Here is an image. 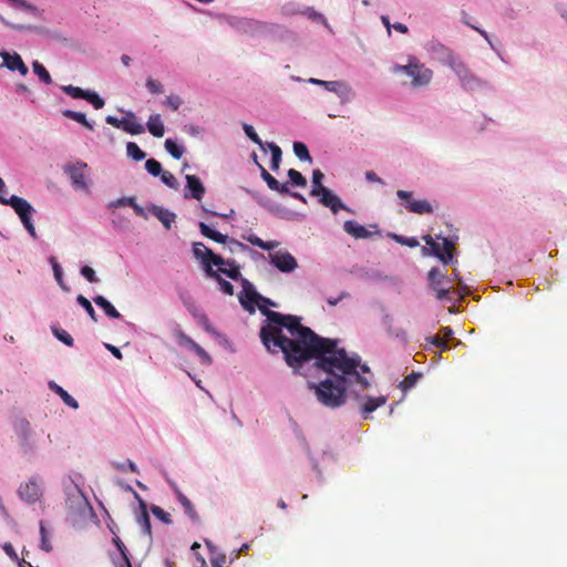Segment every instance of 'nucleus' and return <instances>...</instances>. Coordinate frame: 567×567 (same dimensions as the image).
<instances>
[{"label":"nucleus","mask_w":567,"mask_h":567,"mask_svg":"<svg viewBox=\"0 0 567 567\" xmlns=\"http://www.w3.org/2000/svg\"><path fill=\"white\" fill-rule=\"evenodd\" d=\"M324 175L320 169H315L312 172V189L310 192L311 196H319L321 193V188H327L322 185V179Z\"/></svg>","instance_id":"34"},{"label":"nucleus","mask_w":567,"mask_h":567,"mask_svg":"<svg viewBox=\"0 0 567 567\" xmlns=\"http://www.w3.org/2000/svg\"><path fill=\"white\" fill-rule=\"evenodd\" d=\"M193 254L196 259L200 260L204 271L206 267L221 266L223 257L216 255L212 249L206 247L203 243L193 244Z\"/></svg>","instance_id":"5"},{"label":"nucleus","mask_w":567,"mask_h":567,"mask_svg":"<svg viewBox=\"0 0 567 567\" xmlns=\"http://www.w3.org/2000/svg\"><path fill=\"white\" fill-rule=\"evenodd\" d=\"M288 177L292 185L305 187L307 185V179L302 176V174L293 168L288 171Z\"/></svg>","instance_id":"45"},{"label":"nucleus","mask_w":567,"mask_h":567,"mask_svg":"<svg viewBox=\"0 0 567 567\" xmlns=\"http://www.w3.org/2000/svg\"><path fill=\"white\" fill-rule=\"evenodd\" d=\"M343 229L350 236L357 239H365L371 236V233L355 220H347L343 224Z\"/></svg>","instance_id":"21"},{"label":"nucleus","mask_w":567,"mask_h":567,"mask_svg":"<svg viewBox=\"0 0 567 567\" xmlns=\"http://www.w3.org/2000/svg\"><path fill=\"white\" fill-rule=\"evenodd\" d=\"M62 91L73 99H83L85 95V92H86V91L82 90L81 87L73 86V85H64V86H62Z\"/></svg>","instance_id":"55"},{"label":"nucleus","mask_w":567,"mask_h":567,"mask_svg":"<svg viewBox=\"0 0 567 567\" xmlns=\"http://www.w3.org/2000/svg\"><path fill=\"white\" fill-rule=\"evenodd\" d=\"M165 148L176 159H179L183 156V148L171 138L165 141Z\"/></svg>","instance_id":"44"},{"label":"nucleus","mask_w":567,"mask_h":567,"mask_svg":"<svg viewBox=\"0 0 567 567\" xmlns=\"http://www.w3.org/2000/svg\"><path fill=\"white\" fill-rule=\"evenodd\" d=\"M254 159L260 169V176L266 182L267 186L275 192L280 194L289 193L287 184H280L261 164L257 162V156L254 154Z\"/></svg>","instance_id":"16"},{"label":"nucleus","mask_w":567,"mask_h":567,"mask_svg":"<svg viewBox=\"0 0 567 567\" xmlns=\"http://www.w3.org/2000/svg\"><path fill=\"white\" fill-rule=\"evenodd\" d=\"M81 275L91 284L97 282L99 278L95 275V271L90 266H83L81 268Z\"/></svg>","instance_id":"59"},{"label":"nucleus","mask_w":567,"mask_h":567,"mask_svg":"<svg viewBox=\"0 0 567 567\" xmlns=\"http://www.w3.org/2000/svg\"><path fill=\"white\" fill-rule=\"evenodd\" d=\"M425 244L431 248V252L437 257L443 264H447L453 258L454 244L445 237L437 236L436 241L431 235L423 237Z\"/></svg>","instance_id":"2"},{"label":"nucleus","mask_w":567,"mask_h":567,"mask_svg":"<svg viewBox=\"0 0 567 567\" xmlns=\"http://www.w3.org/2000/svg\"><path fill=\"white\" fill-rule=\"evenodd\" d=\"M241 291L238 296L239 302L243 308L250 313L255 312V306L258 303L261 296L256 291L254 285L246 278H241Z\"/></svg>","instance_id":"4"},{"label":"nucleus","mask_w":567,"mask_h":567,"mask_svg":"<svg viewBox=\"0 0 567 567\" xmlns=\"http://www.w3.org/2000/svg\"><path fill=\"white\" fill-rule=\"evenodd\" d=\"M206 276L208 278L215 279L218 282V285H219L220 290L225 295H228V296H233L234 295V286L229 281L224 279L219 275V271H216L213 267H206Z\"/></svg>","instance_id":"26"},{"label":"nucleus","mask_w":567,"mask_h":567,"mask_svg":"<svg viewBox=\"0 0 567 567\" xmlns=\"http://www.w3.org/2000/svg\"><path fill=\"white\" fill-rule=\"evenodd\" d=\"M21 499L29 504L38 502L42 495V489L35 478H31L29 482L21 484L18 489Z\"/></svg>","instance_id":"10"},{"label":"nucleus","mask_w":567,"mask_h":567,"mask_svg":"<svg viewBox=\"0 0 567 567\" xmlns=\"http://www.w3.org/2000/svg\"><path fill=\"white\" fill-rule=\"evenodd\" d=\"M147 130L155 137H163L165 133L164 125L159 114L151 115L147 121Z\"/></svg>","instance_id":"29"},{"label":"nucleus","mask_w":567,"mask_h":567,"mask_svg":"<svg viewBox=\"0 0 567 567\" xmlns=\"http://www.w3.org/2000/svg\"><path fill=\"white\" fill-rule=\"evenodd\" d=\"M165 105L169 107L172 111H177L182 105V99L177 95H169L165 100Z\"/></svg>","instance_id":"62"},{"label":"nucleus","mask_w":567,"mask_h":567,"mask_svg":"<svg viewBox=\"0 0 567 567\" xmlns=\"http://www.w3.org/2000/svg\"><path fill=\"white\" fill-rule=\"evenodd\" d=\"M181 344L187 347L192 351H194L203 361L205 364L212 363V357L198 344L196 343L190 337L182 333L181 337Z\"/></svg>","instance_id":"20"},{"label":"nucleus","mask_w":567,"mask_h":567,"mask_svg":"<svg viewBox=\"0 0 567 567\" xmlns=\"http://www.w3.org/2000/svg\"><path fill=\"white\" fill-rule=\"evenodd\" d=\"M269 260L281 272H292L298 267L296 258L287 250L269 252Z\"/></svg>","instance_id":"7"},{"label":"nucleus","mask_w":567,"mask_h":567,"mask_svg":"<svg viewBox=\"0 0 567 567\" xmlns=\"http://www.w3.org/2000/svg\"><path fill=\"white\" fill-rule=\"evenodd\" d=\"M408 80H404L402 83L404 85H410L413 89H419L424 85H427L431 81V73H405Z\"/></svg>","instance_id":"25"},{"label":"nucleus","mask_w":567,"mask_h":567,"mask_svg":"<svg viewBox=\"0 0 567 567\" xmlns=\"http://www.w3.org/2000/svg\"><path fill=\"white\" fill-rule=\"evenodd\" d=\"M93 301L96 306L102 308L105 315L110 318L117 319L121 317V313L115 309V307L103 296H96L93 298Z\"/></svg>","instance_id":"31"},{"label":"nucleus","mask_w":567,"mask_h":567,"mask_svg":"<svg viewBox=\"0 0 567 567\" xmlns=\"http://www.w3.org/2000/svg\"><path fill=\"white\" fill-rule=\"evenodd\" d=\"M177 499L184 508L185 514L193 520L199 522V516L193 505V503L179 491H176Z\"/></svg>","instance_id":"28"},{"label":"nucleus","mask_w":567,"mask_h":567,"mask_svg":"<svg viewBox=\"0 0 567 567\" xmlns=\"http://www.w3.org/2000/svg\"><path fill=\"white\" fill-rule=\"evenodd\" d=\"M151 212L164 225L166 229H171L172 224L176 217L174 213L156 205L152 206Z\"/></svg>","instance_id":"24"},{"label":"nucleus","mask_w":567,"mask_h":567,"mask_svg":"<svg viewBox=\"0 0 567 567\" xmlns=\"http://www.w3.org/2000/svg\"><path fill=\"white\" fill-rule=\"evenodd\" d=\"M52 332L55 336V338L59 339L64 344H66L69 347L73 346V338L71 337V334L68 331L54 327V328H52Z\"/></svg>","instance_id":"47"},{"label":"nucleus","mask_w":567,"mask_h":567,"mask_svg":"<svg viewBox=\"0 0 567 567\" xmlns=\"http://www.w3.org/2000/svg\"><path fill=\"white\" fill-rule=\"evenodd\" d=\"M243 128H244V132L246 133V135L254 142L256 143L257 145H259V147L261 150H266V143H264L260 137L258 136V134L256 133L255 128L249 125V124H244L243 125Z\"/></svg>","instance_id":"42"},{"label":"nucleus","mask_w":567,"mask_h":567,"mask_svg":"<svg viewBox=\"0 0 567 567\" xmlns=\"http://www.w3.org/2000/svg\"><path fill=\"white\" fill-rule=\"evenodd\" d=\"M63 116H65L66 118H71L80 124H82L83 126H85L86 128L89 130H93V125L92 123H90L87 120H86V116L84 113H81V112H75V111H72V110H65L62 112Z\"/></svg>","instance_id":"33"},{"label":"nucleus","mask_w":567,"mask_h":567,"mask_svg":"<svg viewBox=\"0 0 567 567\" xmlns=\"http://www.w3.org/2000/svg\"><path fill=\"white\" fill-rule=\"evenodd\" d=\"M0 56L2 58L1 68H7L9 71H28L27 65L18 53L2 51Z\"/></svg>","instance_id":"14"},{"label":"nucleus","mask_w":567,"mask_h":567,"mask_svg":"<svg viewBox=\"0 0 567 567\" xmlns=\"http://www.w3.org/2000/svg\"><path fill=\"white\" fill-rule=\"evenodd\" d=\"M426 340L431 344H433L436 348L441 349V351L449 350L447 342L440 334H435V336L429 337V338H426Z\"/></svg>","instance_id":"58"},{"label":"nucleus","mask_w":567,"mask_h":567,"mask_svg":"<svg viewBox=\"0 0 567 567\" xmlns=\"http://www.w3.org/2000/svg\"><path fill=\"white\" fill-rule=\"evenodd\" d=\"M121 130L132 135H138L145 131L144 126L137 121L136 115L131 111L126 112L122 118Z\"/></svg>","instance_id":"17"},{"label":"nucleus","mask_w":567,"mask_h":567,"mask_svg":"<svg viewBox=\"0 0 567 567\" xmlns=\"http://www.w3.org/2000/svg\"><path fill=\"white\" fill-rule=\"evenodd\" d=\"M429 281L430 288L434 291L440 287H444L445 281H447L446 276L441 272L437 268H432L429 271Z\"/></svg>","instance_id":"32"},{"label":"nucleus","mask_w":567,"mask_h":567,"mask_svg":"<svg viewBox=\"0 0 567 567\" xmlns=\"http://www.w3.org/2000/svg\"><path fill=\"white\" fill-rule=\"evenodd\" d=\"M266 316V324L260 329V339L269 352L281 351L286 363L298 369L303 362L315 360V367L328 374L318 383L308 382L317 401L330 409L347 403L348 394L360 399V393L371 385L373 373L370 367L357 353L349 354L339 348L337 339L323 338L301 319L292 315H282L258 305Z\"/></svg>","instance_id":"1"},{"label":"nucleus","mask_w":567,"mask_h":567,"mask_svg":"<svg viewBox=\"0 0 567 567\" xmlns=\"http://www.w3.org/2000/svg\"><path fill=\"white\" fill-rule=\"evenodd\" d=\"M186 188L190 192V197L200 200L205 194V187L196 175H186Z\"/></svg>","instance_id":"22"},{"label":"nucleus","mask_w":567,"mask_h":567,"mask_svg":"<svg viewBox=\"0 0 567 567\" xmlns=\"http://www.w3.org/2000/svg\"><path fill=\"white\" fill-rule=\"evenodd\" d=\"M112 542L116 546V548H117V550L120 551V555H121V559L120 560H116V559L112 558L114 565L116 567H133L132 564H131L130 557H128L127 548L124 545V543L121 540V538L117 535H115V537H113Z\"/></svg>","instance_id":"23"},{"label":"nucleus","mask_w":567,"mask_h":567,"mask_svg":"<svg viewBox=\"0 0 567 567\" xmlns=\"http://www.w3.org/2000/svg\"><path fill=\"white\" fill-rule=\"evenodd\" d=\"M76 301L78 303L84 308V310L86 311V313L89 315V317L94 321L96 322L97 321V318H96V313H95V310L94 308L92 307V303L90 302L89 299H86L84 296L82 295H79L78 298H76Z\"/></svg>","instance_id":"41"},{"label":"nucleus","mask_w":567,"mask_h":567,"mask_svg":"<svg viewBox=\"0 0 567 567\" xmlns=\"http://www.w3.org/2000/svg\"><path fill=\"white\" fill-rule=\"evenodd\" d=\"M228 243H229V250L231 252H244V251L248 250V246H246L245 244H243L236 239H229Z\"/></svg>","instance_id":"64"},{"label":"nucleus","mask_w":567,"mask_h":567,"mask_svg":"<svg viewBox=\"0 0 567 567\" xmlns=\"http://www.w3.org/2000/svg\"><path fill=\"white\" fill-rule=\"evenodd\" d=\"M422 377L421 373H417V372H412L410 374H408L403 381L401 382V388L406 391L411 388H413L416 382L419 381V379Z\"/></svg>","instance_id":"49"},{"label":"nucleus","mask_w":567,"mask_h":567,"mask_svg":"<svg viewBox=\"0 0 567 567\" xmlns=\"http://www.w3.org/2000/svg\"><path fill=\"white\" fill-rule=\"evenodd\" d=\"M198 226L203 236L219 244H226L228 241V237L226 235H223L219 231L212 229L207 224L200 221Z\"/></svg>","instance_id":"30"},{"label":"nucleus","mask_w":567,"mask_h":567,"mask_svg":"<svg viewBox=\"0 0 567 567\" xmlns=\"http://www.w3.org/2000/svg\"><path fill=\"white\" fill-rule=\"evenodd\" d=\"M357 401H362L360 405V411L364 419H367V415L374 412L378 408L384 405L386 403V396L380 395L377 398L372 396H362L360 394V399H355Z\"/></svg>","instance_id":"15"},{"label":"nucleus","mask_w":567,"mask_h":567,"mask_svg":"<svg viewBox=\"0 0 567 567\" xmlns=\"http://www.w3.org/2000/svg\"><path fill=\"white\" fill-rule=\"evenodd\" d=\"M256 25L257 22L248 19L239 20L237 23V28L244 32L252 31Z\"/></svg>","instance_id":"63"},{"label":"nucleus","mask_w":567,"mask_h":567,"mask_svg":"<svg viewBox=\"0 0 567 567\" xmlns=\"http://www.w3.org/2000/svg\"><path fill=\"white\" fill-rule=\"evenodd\" d=\"M87 164L79 162L75 165L65 167V173L72 181V185L75 189L87 190L89 185L86 182Z\"/></svg>","instance_id":"8"},{"label":"nucleus","mask_w":567,"mask_h":567,"mask_svg":"<svg viewBox=\"0 0 567 567\" xmlns=\"http://www.w3.org/2000/svg\"><path fill=\"white\" fill-rule=\"evenodd\" d=\"M246 239L252 244L254 246H257L261 249H265V250H272L275 248H277L279 246V243L278 241H264L262 239H260L259 237H257L256 235H250L248 237H246Z\"/></svg>","instance_id":"35"},{"label":"nucleus","mask_w":567,"mask_h":567,"mask_svg":"<svg viewBox=\"0 0 567 567\" xmlns=\"http://www.w3.org/2000/svg\"><path fill=\"white\" fill-rule=\"evenodd\" d=\"M65 504L70 513L74 515L83 513L89 507L86 497L76 487L72 493H69Z\"/></svg>","instance_id":"11"},{"label":"nucleus","mask_w":567,"mask_h":567,"mask_svg":"<svg viewBox=\"0 0 567 567\" xmlns=\"http://www.w3.org/2000/svg\"><path fill=\"white\" fill-rule=\"evenodd\" d=\"M40 536H41V544H40L41 549H43L48 553L51 551L52 545L49 540V532L47 530L45 524L42 520L40 522Z\"/></svg>","instance_id":"43"},{"label":"nucleus","mask_w":567,"mask_h":567,"mask_svg":"<svg viewBox=\"0 0 567 567\" xmlns=\"http://www.w3.org/2000/svg\"><path fill=\"white\" fill-rule=\"evenodd\" d=\"M49 388L61 398V400L63 401L64 404H66L68 406L72 408V409L79 408L78 401L71 394H69L62 386L56 384L54 381H51L49 383Z\"/></svg>","instance_id":"27"},{"label":"nucleus","mask_w":567,"mask_h":567,"mask_svg":"<svg viewBox=\"0 0 567 567\" xmlns=\"http://www.w3.org/2000/svg\"><path fill=\"white\" fill-rule=\"evenodd\" d=\"M126 153L134 161H142L146 157V153L134 142H128L126 144Z\"/></svg>","instance_id":"38"},{"label":"nucleus","mask_w":567,"mask_h":567,"mask_svg":"<svg viewBox=\"0 0 567 567\" xmlns=\"http://www.w3.org/2000/svg\"><path fill=\"white\" fill-rule=\"evenodd\" d=\"M0 203L2 205L11 206L18 216L24 213L34 212V208L28 200L17 195H12L10 197L0 196Z\"/></svg>","instance_id":"13"},{"label":"nucleus","mask_w":567,"mask_h":567,"mask_svg":"<svg viewBox=\"0 0 567 567\" xmlns=\"http://www.w3.org/2000/svg\"><path fill=\"white\" fill-rule=\"evenodd\" d=\"M12 7L17 8V9H21V10H25L34 16H38L39 14V10L33 7L32 4L25 2L24 0H8Z\"/></svg>","instance_id":"50"},{"label":"nucleus","mask_w":567,"mask_h":567,"mask_svg":"<svg viewBox=\"0 0 567 567\" xmlns=\"http://www.w3.org/2000/svg\"><path fill=\"white\" fill-rule=\"evenodd\" d=\"M218 269L216 271H219L220 274L226 275L228 278L233 280H240L241 281V272L239 265L234 259H224L221 266H217Z\"/></svg>","instance_id":"19"},{"label":"nucleus","mask_w":567,"mask_h":567,"mask_svg":"<svg viewBox=\"0 0 567 567\" xmlns=\"http://www.w3.org/2000/svg\"><path fill=\"white\" fill-rule=\"evenodd\" d=\"M303 13L311 20L319 21L323 23L324 25H328L327 19L323 17V14L317 12L312 8H307Z\"/></svg>","instance_id":"60"},{"label":"nucleus","mask_w":567,"mask_h":567,"mask_svg":"<svg viewBox=\"0 0 567 567\" xmlns=\"http://www.w3.org/2000/svg\"><path fill=\"white\" fill-rule=\"evenodd\" d=\"M145 168L148 174L153 176H159L163 173L162 165L155 158H150L145 163Z\"/></svg>","instance_id":"46"},{"label":"nucleus","mask_w":567,"mask_h":567,"mask_svg":"<svg viewBox=\"0 0 567 567\" xmlns=\"http://www.w3.org/2000/svg\"><path fill=\"white\" fill-rule=\"evenodd\" d=\"M396 196L400 199H403L406 202L405 208L414 214L424 215V214H432L433 207L432 205L425 200V199H413L412 193L408 190L399 189L396 192Z\"/></svg>","instance_id":"6"},{"label":"nucleus","mask_w":567,"mask_h":567,"mask_svg":"<svg viewBox=\"0 0 567 567\" xmlns=\"http://www.w3.org/2000/svg\"><path fill=\"white\" fill-rule=\"evenodd\" d=\"M151 512L153 513V515L158 518L159 520H162L163 523H165L166 525H169L172 524V518H171V515L169 513L165 512L162 507L157 506V505H153L151 507Z\"/></svg>","instance_id":"48"},{"label":"nucleus","mask_w":567,"mask_h":567,"mask_svg":"<svg viewBox=\"0 0 567 567\" xmlns=\"http://www.w3.org/2000/svg\"><path fill=\"white\" fill-rule=\"evenodd\" d=\"M308 83L321 85L324 90L329 92L336 93L338 96L342 99V101H347L350 99L352 92L351 87L342 81H323L315 78H310L307 80Z\"/></svg>","instance_id":"9"},{"label":"nucleus","mask_w":567,"mask_h":567,"mask_svg":"<svg viewBox=\"0 0 567 567\" xmlns=\"http://www.w3.org/2000/svg\"><path fill=\"white\" fill-rule=\"evenodd\" d=\"M396 243L401 244V245H405L408 247H411V248H414V247H417L419 246V241L416 238L414 237H403V236H400V235H396V234H391L390 235Z\"/></svg>","instance_id":"54"},{"label":"nucleus","mask_w":567,"mask_h":567,"mask_svg":"<svg viewBox=\"0 0 567 567\" xmlns=\"http://www.w3.org/2000/svg\"><path fill=\"white\" fill-rule=\"evenodd\" d=\"M462 85L470 91L475 90L476 86L480 85L476 76L474 73H465L464 76L461 79Z\"/></svg>","instance_id":"52"},{"label":"nucleus","mask_w":567,"mask_h":567,"mask_svg":"<svg viewBox=\"0 0 567 567\" xmlns=\"http://www.w3.org/2000/svg\"><path fill=\"white\" fill-rule=\"evenodd\" d=\"M319 196L320 203L323 206L329 207L333 214H337L341 209L350 212L349 207H347L329 188H321Z\"/></svg>","instance_id":"12"},{"label":"nucleus","mask_w":567,"mask_h":567,"mask_svg":"<svg viewBox=\"0 0 567 567\" xmlns=\"http://www.w3.org/2000/svg\"><path fill=\"white\" fill-rule=\"evenodd\" d=\"M142 513L138 517V523L141 524L143 530L147 534V535H151V520H150V516L146 512V508H145V505L142 504Z\"/></svg>","instance_id":"56"},{"label":"nucleus","mask_w":567,"mask_h":567,"mask_svg":"<svg viewBox=\"0 0 567 567\" xmlns=\"http://www.w3.org/2000/svg\"><path fill=\"white\" fill-rule=\"evenodd\" d=\"M293 153L300 161H311L308 147L302 142L293 143Z\"/></svg>","instance_id":"40"},{"label":"nucleus","mask_w":567,"mask_h":567,"mask_svg":"<svg viewBox=\"0 0 567 567\" xmlns=\"http://www.w3.org/2000/svg\"><path fill=\"white\" fill-rule=\"evenodd\" d=\"M433 53L435 58L443 62V66L455 69L458 66L456 59L452 54V52L442 44H436L433 47Z\"/></svg>","instance_id":"18"},{"label":"nucleus","mask_w":567,"mask_h":567,"mask_svg":"<svg viewBox=\"0 0 567 567\" xmlns=\"http://www.w3.org/2000/svg\"><path fill=\"white\" fill-rule=\"evenodd\" d=\"M50 261H51V264H52V268H53L54 277H55V279H56L58 284L60 285V287H61L63 290L68 291V290H69V288H68V287L64 285V282H63V279H62V270H61V268H60V266H59V264H58L56 259H55L54 257H51V258H50Z\"/></svg>","instance_id":"53"},{"label":"nucleus","mask_w":567,"mask_h":567,"mask_svg":"<svg viewBox=\"0 0 567 567\" xmlns=\"http://www.w3.org/2000/svg\"><path fill=\"white\" fill-rule=\"evenodd\" d=\"M14 433L19 437L20 446L24 453L33 450L32 429L30 422L24 416H16L12 422Z\"/></svg>","instance_id":"3"},{"label":"nucleus","mask_w":567,"mask_h":567,"mask_svg":"<svg viewBox=\"0 0 567 567\" xmlns=\"http://www.w3.org/2000/svg\"><path fill=\"white\" fill-rule=\"evenodd\" d=\"M266 146H268L271 152V169L277 171L281 162V150L277 144L272 142L266 143Z\"/></svg>","instance_id":"36"},{"label":"nucleus","mask_w":567,"mask_h":567,"mask_svg":"<svg viewBox=\"0 0 567 567\" xmlns=\"http://www.w3.org/2000/svg\"><path fill=\"white\" fill-rule=\"evenodd\" d=\"M212 567H224L227 564V557L221 553H214L210 557Z\"/></svg>","instance_id":"61"},{"label":"nucleus","mask_w":567,"mask_h":567,"mask_svg":"<svg viewBox=\"0 0 567 567\" xmlns=\"http://www.w3.org/2000/svg\"><path fill=\"white\" fill-rule=\"evenodd\" d=\"M435 292V297L437 300H454V296H458V293L456 292V290L452 289L451 287H440L437 289L434 290Z\"/></svg>","instance_id":"39"},{"label":"nucleus","mask_w":567,"mask_h":567,"mask_svg":"<svg viewBox=\"0 0 567 567\" xmlns=\"http://www.w3.org/2000/svg\"><path fill=\"white\" fill-rule=\"evenodd\" d=\"M161 179L162 182L171 187V188H174L176 189L178 187V183H177V179L175 178V176L168 172V171H163V173L161 174Z\"/></svg>","instance_id":"57"},{"label":"nucleus","mask_w":567,"mask_h":567,"mask_svg":"<svg viewBox=\"0 0 567 567\" xmlns=\"http://www.w3.org/2000/svg\"><path fill=\"white\" fill-rule=\"evenodd\" d=\"M421 68H422V64L420 63L417 58H415L414 55H410L408 58L406 64H403V65L396 64L393 68V71H400V72H403V71H417Z\"/></svg>","instance_id":"37"},{"label":"nucleus","mask_w":567,"mask_h":567,"mask_svg":"<svg viewBox=\"0 0 567 567\" xmlns=\"http://www.w3.org/2000/svg\"><path fill=\"white\" fill-rule=\"evenodd\" d=\"M83 100L90 102L95 110H100L104 106V101L95 92L86 91Z\"/></svg>","instance_id":"51"}]
</instances>
